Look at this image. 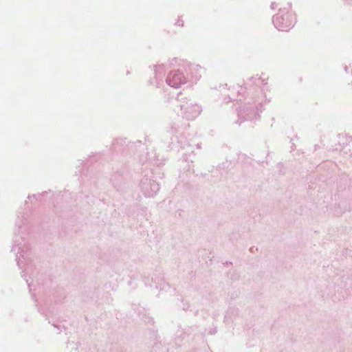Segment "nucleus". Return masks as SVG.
<instances>
[{"label": "nucleus", "instance_id": "nucleus-1", "mask_svg": "<svg viewBox=\"0 0 352 352\" xmlns=\"http://www.w3.org/2000/svg\"><path fill=\"white\" fill-rule=\"evenodd\" d=\"M168 82L174 87H178L186 82V79L184 74L179 71H175L170 74L168 77Z\"/></svg>", "mask_w": 352, "mask_h": 352}]
</instances>
